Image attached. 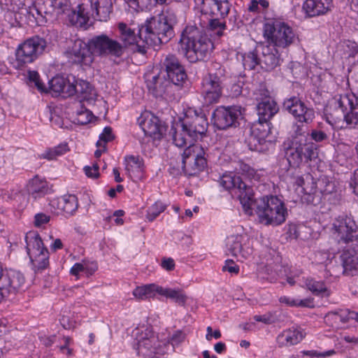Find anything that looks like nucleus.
I'll return each instance as SVG.
<instances>
[{"label":"nucleus","mask_w":358,"mask_h":358,"mask_svg":"<svg viewBox=\"0 0 358 358\" xmlns=\"http://www.w3.org/2000/svg\"><path fill=\"white\" fill-rule=\"evenodd\" d=\"M219 184L224 189L237 195L245 213L251 215L255 212L262 223L279 225L287 216V210L283 201L275 196L254 199L252 187L233 173L223 174Z\"/></svg>","instance_id":"obj_1"},{"label":"nucleus","mask_w":358,"mask_h":358,"mask_svg":"<svg viewBox=\"0 0 358 358\" xmlns=\"http://www.w3.org/2000/svg\"><path fill=\"white\" fill-rule=\"evenodd\" d=\"M176 22L175 14L169 10L147 20L138 29L139 41L135 43L137 51L145 55L149 46L155 47L168 43L174 35L173 27Z\"/></svg>","instance_id":"obj_2"},{"label":"nucleus","mask_w":358,"mask_h":358,"mask_svg":"<svg viewBox=\"0 0 358 358\" xmlns=\"http://www.w3.org/2000/svg\"><path fill=\"white\" fill-rule=\"evenodd\" d=\"M213 48L212 40L202 28L188 25L182 31L178 52L189 62L204 61L210 57Z\"/></svg>","instance_id":"obj_3"},{"label":"nucleus","mask_w":358,"mask_h":358,"mask_svg":"<svg viewBox=\"0 0 358 358\" xmlns=\"http://www.w3.org/2000/svg\"><path fill=\"white\" fill-rule=\"evenodd\" d=\"M327 122L331 125L344 120L350 128L358 126V97L354 94L340 95L325 109Z\"/></svg>","instance_id":"obj_4"},{"label":"nucleus","mask_w":358,"mask_h":358,"mask_svg":"<svg viewBox=\"0 0 358 358\" xmlns=\"http://www.w3.org/2000/svg\"><path fill=\"white\" fill-rule=\"evenodd\" d=\"M45 41L40 37H32L20 43L15 52V60L12 63L13 68L24 70L29 64L34 62L44 51Z\"/></svg>","instance_id":"obj_5"},{"label":"nucleus","mask_w":358,"mask_h":358,"mask_svg":"<svg viewBox=\"0 0 358 358\" xmlns=\"http://www.w3.org/2000/svg\"><path fill=\"white\" fill-rule=\"evenodd\" d=\"M317 145L305 136L292 140L286 150V157L290 166L298 167L302 162H308L317 157Z\"/></svg>","instance_id":"obj_6"},{"label":"nucleus","mask_w":358,"mask_h":358,"mask_svg":"<svg viewBox=\"0 0 358 358\" xmlns=\"http://www.w3.org/2000/svg\"><path fill=\"white\" fill-rule=\"evenodd\" d=\"M264 36L270 45L282 48L289 47L297 38L292 27L278 20L269 21L264 24Z\"/></svg>","instance_id":"obj_7"},{"label":"nucleus","mask_w":358,"mask_h":358,"mask_svg":"<svg viewBox=\"0 0 358 358\" xmlns=\"http://www.w3.org/2000/svg\"><path fill=\"white\" fill-rule=\"evenodd\" d=\"M137 353L143 358H159L165 354L169 345L159 341L157 336L147 329L137 338Z\"/></svg>","instance_id":"obj_8"},{"label":"nucleus","mask_w":358,"mask_h":358,"mask_svg":"<svg viewBox=\"0 0 358 358\" xmlns=\"http://www.w3.org/2000/svg\"><path fill=\"white\" fill-rule=\"evenodd\" d=\"M181 131L185 132L192 140L206 135L208 122L206 115L201 112L198 113L195 110L189 109L182 120L178 122Z\"/></svg>","instance_id":"obj_9"},{"label":"nucleus","mask_w":358,"mask_h":358,"mask_svg":"<svg viewBox=\"0 0 358 358\" xmlns=\"http://www.w3.org/2000/svg\"><path fill=\"white\" fill-rule=\"evenodd\" d=\"M184 171L189 176H194L202 171L207 164L205 152L199 145L190 144L182 154Z\"/></svg>","instance_id":"obj_10"},{"label":"nucleus","mask_w":358,"mask_h":358,"mask_svg":"<svg viewBox=\"0 0 358 358\" xmlns=\"http://www.w3.org/2000/svg\"><path fill=\"white\" fill-rule=\"evenodd\" d=\"M94 55L99 57H120L124 53L122 44L106 34L95 36L90 39Z\"/></svg>","instance_id":"obj_11"},{"label":"nucleus","mask_w":358,"mask_h":358,"mask_svg":"<svg viewBox=\"0 0 358 358\" xmlns=\"http://www.w3.org/2000/svg\"><path fill=\"white\" fill-rule=\"evenodd\" d=\"M223 69L218 72L209 73L201 82V93L206 103L211 104L218 101L222 96L224 78Z\"/></svg>","instance_id":"obj_12"},{"label":"nucleus","mask_w":358,"mask_h":358,"mask_svg":"<svg viewBox=\"0 0 358 358\" xmlns=\"http://www.w3.org/2000/svg\"><path fill=\"white\" fill-rule=\"evenodd\" d=\"M271 123L268 121H258L250 128L248 145L251 150L263 152L268 148V143L272 142L270 138Z\"/></svg>","instance_id":"obj_13"},{"label":"nucleus","mask_w":358,"mask_h":358,"mask_svg":"<svg viewBox=\"0 0 358 358\" xmlns=\"http://www.w3.org/2000/svg\"><path fill=\"white\" fill-rule=\"evenodd\" d=\"M333 229L338 242L348 243L358 239V227L355 220L348 215L338 216L333 223Z\"/></svg>","instance_id":"obj_14"},{"label":"nucleus","mask_w":358,"mask_h":358,"mask_svg":"<svg viewBox=\"0 0 358 358\" xmlns=\"http://www.w3.org/2000/svg\"><path fill=\"white\" fill-rule=\"evenodd\" d=\"M241 115V106H219L214 110L212 120L216 128L220 130H224L229 127H236L238 120Z\"/></svg>","instance_id":"obj_15"},{"label":"nucleus","mask_w":358,"mask_h":358,"mask_svg":"<svg viewBox=\"0 0 358 358\" xmlns=\"http://www.w3.org/2000/svg\"><path fill=\"white\" fill-rule=\"evenodd\" d=\"M341 265L333 264L330 261L326 265L330 275H338L342 273L346 275H354L358 273V253L351 250H344L340 255Z\"/></svg>","instance_id":"obj_16"},{"label":"nucleus","mask_w":358,"mask_h":358,"mask_svg":"<svg viewBox=\"0 0 358 358\" xmlns=\"http://www.w3.org/2000/svg\"><path fill=\"white\" fill-rule=\"evenodd\" d=\"M162 68L165 69L171 85L181 87L187 82V75L185 67L175 55L169 54L165 57Z\"/></svg>","instance_id":"obj_17"},{"label":"nucleus","mask_w":358,"mask_h":358,"mask_svg":"<svg viewBox=\"0 0 358 358\" xmlns=\"http://www.w3.org/2000/svg\"><path fill=\"white\" fill-rule=\"evenodd\" d=\"M24 275L15 270H6L0 281V301L9 294H15L25 289Z\"/></svg>","instance_id":"obj_18"},{"label":"nucleus","mask_w":358,"mask_h":358,"mask_svg":"<svg viewBox=\"0 0 358 358\" xmlns=\"http://www.w3.org/2000/svg\"><path fill=\"white\" fill-rule=\"evenodd\" d=\"M66 94L69 97L76 95L80 103L87 101L89 103H93L96 96V92L90 83L82 79H76L74 76H71Z\"/></svg>","instance_id":"obj_19"},{"label":"nucleus","mask_w":358,"mask_h":358,"mask_svg":"<svg viewBox=\"0 0 358 358\" xmlns=\"http://www.w3.org/2000/svg\"><path fill=\"white\" fill-rule=\"evenodd\" d=\"M283 108L300 122L310 123L315 117L314 110L307 107L303 101L296 96L286 99L283 103Z\"/></svg>","instance_id":"obj_20"},{"label":"nucleus","mask_w":358,"mask_h":358,"mask_svg":"<svg viewBox=\"0 0 358 358\" xmlns=\"http://www.w3.org/2000/svg\"><path fill=\"white\" fill-rule=\"evenodd\" d=\"M94 52L87 43L80 38L76 39L70 50L71 59L74 63L84 66H90L94 61Z\"/></svg>","instance_id":"obj_21"},{"label":"nucleus","mask_w":358,"mask_h":358,"mask_svg":"<svg viewBox=\"0 0 358 358\" xmlns=\"http://www.w3.org/2000/svg\"><path fill=\"white\" fill-rule=\"evenodd\" d=\"M282 59L275 47L268 45L262 47L261 55H259V66L266 71H271L280 65Z\"/></svg>","instance_id":"obj_22"},{"label":"nucleus","mask_w":358,"mask_h":358,"mask_svg":"<svg viewBox=\"0 0 358 358\" xmlns=\"http://www.w3.org/2000/svg\"><path fill=\"white\" fill-rule=\"evenodd\" d=\"M92 17L98 21L107 22L113 11V0H90Z\"/></svg>","instance_id":"obj_23"},{"label":"nucleus","mask_w":358,"mask_h":358,"mask_svg":"<svg viewBox=\"0 0 358 358\" xmlns=\"http://www.w3.org/2000/svg\"><path fill=\"white\" fill-rule=\"evenodd\" d=\"M228 0H202V10L213 17L224 18L230 10Z\"/></svg>","instance_id":"obj_24"},{"label":"nucleus","mask_w":358,"mask_h":358,"mask_svg":"<svg viewBox=\"0 0 358 358\" xmlns=\"http://www.w3.org/2000/svg\"><path fill=\"white\" fill-rule=\"evenodd\" d=\"M332 6V0H306L303 10L309 17H315L326 14Z\"/></svg>","instance_id":"obj_25"},{"label":"nucleus","mask_w":358,"mask_h":358,"mask_svg":"<svg viewBox=\"0 0 358 358\" xmlns=\"http://www.w3.org/2000/svg\"><path fill=\"white\" fill-rule=\"evenodd\" d=\"M146 83L149 92L155 97H162L168 94L172 87L170 81L159 75L153 76L151 79H148Z\"/></svg>","instance_id":"obj_26"},{"label":"nucleus","mask_w":358,"mask_h":358,"mask_svg":"<svg viewBox=\"0 0 358 358\" xmlns=\"http://www.w3.org/2000/svg\"><path fill=\"white\" fill-rule=\"evenodd\" d=\"M258 120L268 121L278 111V106L275 101L270 97H266L257 106Z\"/></svg>","instance_id":"obj_27"},{"label":"nucleus","mask_w":358,"mask_h":358,"mask_svg":"<svg viewBox=\"0 0 358 358\" xmlns=\"http://www.w3.org/2000/svg\"><path fill=\"white\" fill-rule=\"evenodd\" d=\"M69 22L77 27L87 29L89 27L90 16L83 4L77 6L76 9L72 10L68 15Z\"/></svg>","instance_id":"obj_28"},{"label":"nucleus","mask_w":358,"mask_h":358,"mask_svg":"<svg viewBox=\"0 0 358 358\" xmlns=\"http://www.w3.org/2000/svg\"><path fill=\"white\" fill-rule=\"evenodd\" d=\"M303 332L299 329H287L280 334L277 338L279 347L291 346L299 343L303 338Z\"/></svg>","instance_id":"obj_29"},{"label":"nucleus","mask_w":358,"mask_h":358,"mask_svg":"<svg viewBox=\"0 0 358 358\" xmlns=\"http://www.w3.org/2000/svg\"><path fill=\"white\" fill-rule=\"evenodd\" d=\"M71 76L64 78L63 76H57L49 81L50 92L52 96L61 95L62 97H69L66 94V92L69 90V83H71Z\"/></svg>","instance_id":"obj_30"},{"label":"nucleus","mask_w":358,"mask_h":358,"mask_svg":"<svg viewBox=\"0 0 358 358\" xmlns=\"http://www.w3.org/2000/svg\"><path fill=\"white\" fill-rule=\"evenodd\" d=\"M139 124L145 135L155 137L162 133L159 120L158 117L154 115L145 117Z\"/></svg>","instance_id":"obj_31"},{"label":"nucleus","mask_w":358,"mask_h":358,"mask_svg":"<svg viewBox=\"0 0 358 358\" xmlns=\"http://www.w3.org/2000/svg\"><path fill=\"white\" fill-rule=\"evenodd\" d=\"M125 169L129 177H140L143 171V160L138 156H127L124 159Z\"/></svg>","instance_id":"obj_32"},{"label":"nucleus","mask_w":358,"mask_h":358,"mask_svg":"<svg viewBox=\"0 0 358 358\" xmlns=\"http://www.w3.org/2000/svg\"><path fill=\"white\" fill-rule=\"evenodd\" d=\"M117 28L120 33V38L122 44L124 46V50L129 45L134 44L136 41L138 36L136 34L134 29L130 28L124 22H119Z\"/></svg>","instance_id":"obj_33"},{"label":"nucleus","mask_w":358,"mask_h":358,"mask_svg":"<svg viewBox=\"0 0 358 358\" xmlns=\"http://www.w3.org/2000/svg\"><path fill=\"white\" fill-rule=\"evenodd\" d=\"M25 239L29 256L40 252L41 251L48 250V249L44 247L43 241L38 234L29 233L26 236Z\"/></svg>","instance_id":"obj_34"},{"label":"nucleus","mask_w":358,"mask_h":358,"mask_svg":"<svg viewBox=\"0 0 358 358\" xmlns=\"http://www.w3.org/2000/svg\"><path fill=\"white\" fill-rule=\"evenodd\" d=\"M29 194L36 197L47 194L49 191L48 183L45 180L36 176L29 181L27 186Z\"/></svg>","instance_id":"obj_35"},{"label":"nucleus","mask_w":358,"mask_h":358,"mask_svg":"<svg viewBox=\"0 0 358 358\" xmlns=\"http://www.w3.org/2000/svg\"><path fill=\"white\" fill-rule=\"evenodd\" d=\"M159 294L173 300L180 306H184L187 300V296L180 289L164 288L159 286Z\"/></svg>","instance_id":"obj_36"},{"label":"nucleus","mask_w":358,"mask_h":358,"mask_svg":"<svg viewBox=\"0 0 358 358\" xmlns=\"http://www.w3.org/2000/svg\"><path fill=\"white\" fill-rule=\"evenodd\" d=\"M59 204L61 209L67 215H72L77 210L78 208V201L77 197L74 194H67L63 196Z\"/></svg>","instance_id":"obj_37"},{"label":"nucleus","mask_w":358,"mask_h":358,"mask_svg":"<svg viewBox=\"0 0 358 358\" xmlns=\"http://www.w3.org/2000/svg\"><path fill=\"white\" fill-rule=\"evenodd\" d=\"M35 271L41 272L49 265V252L43 250L29 256Z\"/></svg>","instance_id":"obj_38"},{"label":"nucleus","mask_w":358,"mask_h":358,"mask_svg":"<svg viewBox=\"0 0 358 358\" xmlns=\"http://www.w3.org/2000/svg\"><path fill=\"white\" fill-rule=\"evenodd\" d=\"M159 286L155 284H148L141 287H137L134 291L133 294L136 298L144 299L154 297L156 293L159 294Z\"/></svg>","instance_id":"obj_39"},{"label":"nucleus","mask_w":358,"mask_h":358,"mask_svg":"<svg viewBox=\"0 0 358 358\" xmlns=\"http://www.w3.org/2000/svg\"><path fill=\"white\" fill-rule=\"evenodd\" d=\"M306 287L315 295L329 296L328 289L322 281H316L312 278H308L306 280Z\"/></svg>","instance_id":"obj_40"},{"label":"nucleus","mask_w":358,"mask_h":358,"mask_svg":"<svg viewBox=\"0 0 358 358\" xmlns=\"http://www.w3.org/2000/svg\"><path fill=\"white\" fill-rule=\"evenodd\" d=\"M169 134L172 136L173 143L177 147H183L187 145V138L185 136L187 134L181 131L180 126H178V122L175 123L171 127Z\"/></svg>","instance_id":"obj_41"},{"label":"nucleus","mask_w":358,"mask_h":358,"mask_svg":"<svg viewBox=\"0 0 358 358\" xmlns=\"http://www.w3.org/2000/svg\"><path fill=\"white\" fill-rule=\"evenodd\" d=\"M257 50L248 52L241 55L243 67L245 70H253L255 66L259 65V55L257 53Z\"/></svg>","instance_id":"obj_42"},{"label":"nucleus","mask_w":358,"mask_h":358,"mask_svg":"<svg viewBox=\"0 0 358 358\" xmlns=\"http://www.w3.org/2000/svg\"><path fill=\"white\" fill-rule=\"evenodd\" d=\"M245 236L237 235L229 237L227 240V247L231 254L234 257H238V253L241 252V248L243 241H244Z\"/></svg>","instance_id":"obj_43"},{"label":"nucleus","mask_w":358,"mask_h":358,"mask_svg":"<svg viewBox=\"0 0 358 358\" xmlns=\"http://www.w3.org/2000/svg\"><path fill=\"white\" fill-rule=\"evenodd\" d=\"M68 150L67 144H60L52 148L46 150L41 155V157L52 160L55 159L57 156L64 155Z\"/></svg>","instance_id":"obj_44"},{"label":"nucleus","mask_w":358,"mask_h":358,"mask_svg":"<svg viewBox=\"0 0 358 358\" xmlns=\"http://www.w3.org/2000/svg\"><path fill=\"white\" fill-rule=\"evenodd\" d=\"M166 208V205L160 201H156L148 208L146 214V219L149 222L154 221Z\"/></svg>","instance_id":"obj_45"},{"label":"nucleus","mask_w":358,"mask_h":358,"mask_svg":"<svg viewBox=\"0 0 358 358\" xmlns=\"http://www.w3.org/2000/svg\"><path fill=\"white\" fill-rule=\"evenodd\" d=\"M243 244L241 245V252L238 253V257L246 259L249 258L253 252L252 243L253 240L249 238L247 236H245L244 241H243Z\"/></svg>","instance_id":"obj_46"},{"label":"nucleus","mask_w":358,"mask_h":358,"mask_svg":"<svg viewBox=\"0 0 358 358\" xmlns=\"http://www.w3.org/2000/svg\"><path fill=\"white\" fill-rule=\"evenodd\" d=\"M279 301L282 303H285L289 306H301V307H308L309 304L311 303L310 299H303V300H296L292 299L290 297L283 296L280 297Z\"/></svg>","instance_id":"obj_47"},{"label":"nucleus","mask_w":358,"mask_h":358,"mask_svg":"<svg viewBox=\"0 0 358 358\" xmlns=\"http://www.w3.org/2000/svg\"><path fill=\"white\" fill-rule=\"evenodd\" d=\"M51 6L57 13H64L71 10V3L70 0H50Z\"/></svg>","instance_id":"obj_48"},{"label":"nucleus","mask_w":358,"mask_h":358,"mask_svg":"<svg viewBox=\"0 0 358 358\" xmlns=\"http://www.w3.org/2000/svg\"><path fill=\"white\" fill-rule=\"evenodd\" d=\"M113 138L114 136L111 127H106L99 136V140L96 143V146L105 148L106 143L111 141Z\"/></svg>","instance_id":"obj_49"},{"label":"nucleus","mask_w":358,"mask_h":358,"mask_svg":"<svg viewBox=\"0 0 358 358\" xmlns=\"http://www.w3.org/2000/svg\"><path fill=\"white\" fill-rule=\"evenodd\" d=\"M76 122L80 124H86L89 123L92 118V113L87 108H81L76 111Z\"/></svg>","instance_id":"obj_50"},{"label":"nucleus","mask_w":358,"mask_h":358,"mask_svg":"<svg viewBox=\"0 0 358 358\" xmlns=\"http://www.w3.org/2000/svg\"><path fill=\"white\" fill-rule=\"evenodd\" d=\"M209 27L212 31H215L217 36H221L223 35V31L226 28V24L224 22L220 21L219 17H215V19L210 20Z\"/></svg>","instance_id":"obj_51"},{"label":"nucleus","mask_w":358,"mask_h":358,"mask_svg":"<svg viewBox=\"0 0 358 358\" xmlns=\"http://www.w3.org/2000/svg\"><path fill=\"white\" fill-rule=\"evenodd\" d=\"M28 78L31 83H34L37 89L41 92H45V86L40 80L39 75L37 71H29Z\"/></svg>","instance_id":"obj_52"},{"label":"nucleus","mask_w":358,"mask_h":358,"mask_svg":"<svg viewBox=\"0 0 358 358\" xmlns=\"http://www.w3.org/2000/svg\"><path fill=\"white\" fill-rule=\"evenodd\" d=\"M341 322L342 324L348 322L350 320H354L357 322L358 313L351 311L348 309L341 310Z\"/></svg>","instance_id":"obj_53"},{"label":"nucleus","mask_w":358,"mask_h":358,"mask_svg":"<svg viewBox=\"0 0 358 358\" xmlns=\"http://www.w3.org/2000/svg\"><path fill=\"white\" fill-rule=\"evenodd\" d=\"M29 13L35 18L38 23H43L46 21L45 16L43 15L41 8L36 5H33L29 7Z\"/></svg>","instance_id":"obj_54"},{"label":"nucleus","mask_w":358,"mask_h":358,"mask_svg":"<svg viewBox=\"0 0 358 358\" xmlns=\"http://www.w3.org/2000/svg\"><path fill=\"white\" fill-rule=\"evenodd\" d=\"M310 139L315 141V142H322L328 138L327 134L321 130L313 129L310 134Z\"/></svg>","instance_id":"obj_55"},{"label":"nucleus","mask_w":358,"mask_h":358,"mask_svg":"<svg viewBox=\"0 0 358 358\" xmlns=\"http://www.w3.org/2000/svg\"><path fill=\"white\" fill-rule=\"evenodd\" d=\"M50 216L43 213H39L34 216V225L37 227H42L49 222Z\"/></svg>","instance_id":"obj_56"},{"label":"nucleus","mask_w":358,"mask_h":358,"mask_svg":"<svg viewBox=\"0 0 358 358\" xmlns=\"http://www.w3.org/2000/svg\"><path fill=\"white\" fill-rule=\"evenodd\" d=\"M320 192L324 194H329L334 191L335 186L332 182L324 181V180L320 181Z\"/></svg>","instance_id":"obj_57"},{"label":"nucleus","mask_w":358,"mask_h":358,"mask_svg":"<svg viewBox=\"0 0 358 358\" xmlns=\"http://www.w3.org/2000/svg\"><path fill=\"white\" fill-rule=\"evenodd\" d=\"M254 320L256 322H263L266 324H272L275 322L273 315L271 313H268L263 315H255Z\"/></svg>","instance_id":"obj_58"},{"label":"nucleus","mask_w":358,"mask_h":358,"mask_svg":"<svg viewBox=\"0 0 358 358\" xmlns=\"http://www.w3.org/2000/svg\"><path fill=\"white\" fill-rule=\"evenodd\" d=\"M99 166L97 164H93L92 166H86L84 168V171L87 176L90 178H98L99 176Z\"/></svg>","instance_id":"obj_59"},{"label":"nucleus","mask_w":358,"mask_h":358,"mask_svg":"<svg viewBox=\"0 0 358 358\" xmlns=\"http://www.w3.org/2000/svg\"><path fill=\"white\" fill-rule=\"evenodd\" d=\"M138 11H143L144 10H150L155 5V3H157L156 2V0H138Z\"/></svg>","instance_id":"obj_60"},{"label":"nucleus","mask_w":358,"mask_h":358,"mask_svg":"<svg viewBox=\"0 0 358 358\" xmlns=\"http://www.w3.org/2000/svg\"><path fill=\"white\" fill-rule=\"evenodd\" d=\"M341 310L337 311H331L325 315V321L327 322H333L335 324H338L341 322Z\"/></svg>","instance_id":"obj_61"},{"label":"nucleus","mask_w":358,"mask_h":358,"mask_svg":"<svg viewBox=\"0 0 358 358\" xmlns=\"http://www.w3.org/2000/svg\"><path fill=\"white\" fill-rule=\"evenodd\" d=\"M222 271H228L231 273H238L239 267L234 262L233 260H227L225 265L222 267Z\"/></svg>","instance_id":"obj_62"},{"label":"nucleus","mask_w":358,"mask_h":358,"mask_svg":"<svg viewBox=\"0 0 358 358\" xmlns=\"http://www.w3.org/2000/svg\"><path fill=\"white\" fill-rule=\"evenodd\" d=\"M161 266L164 269L171 271L175 268V262L172 258L164 257L162 260Z\"/></svg>","instance_id":"obj_63"},{"label":"nucleus","mask_w":358,"mask_h":358,"mask_svg":"<svg viewBox=\"0 0 358 358\" xmlns=\"http://www.w3.org/2000/svg\"><path fill=\"white\" fill-rule=\"evenodd\" d=\"M350 187L353 189V192L358 196V169L355 171L354 178L350 182Z\"/></svg>","instance_id":"obj_64"}]
</instances>
